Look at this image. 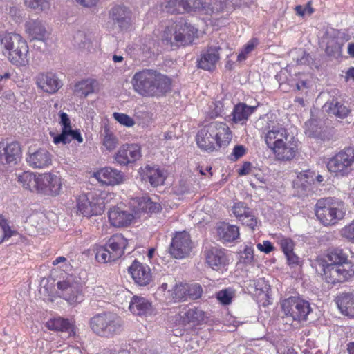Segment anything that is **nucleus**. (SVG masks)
<instances>
[{"label":"nucleus","instance_id":"obj_42","mask_svg":"<svg viewBox=\"0 0 354 354\" xmlns=\"http://www.w3.org/2000/svg\"><path fill=\"white\" fill-rule=\"evenodd\" d=\"M192 250V245H170L169 252L176 259H183L189 257Z\"/></svg>","mask_w":354,"mask_h":354},{"label":"nucleus","instance_id":"obj_9","mask_svg":"<svg viewBox=\"0 0 354 354\" xmlns=\"http://www.w3.org/2000/svg\"><path fill=\"white\" fill-rule=\"evenodd\" d=\"M322 270L325 279L333 284L343 283L354 277V263L347 262L340 264L323 263Z\"/></svg>","mask_w":354,"mask_h":354},{"label":"nucleus","instance_id":"obj_3","mask_svg":"<svg viewBox=\"0 0 354 354\" xmlns=\"http://www.w3.org/2000/svg\"><path fill=\"white\" fill-rule=\"evenodd\" d=\"M3 54L12 64L26 66L29 62L28 44L19 34L9 32L0 36Z\"/></svg>","mask_w":354,"mask_h":354},{"label":"nucleus","instance_id":"obj_52","mask_svg":"<svg viewBox=\"0 0 354 354\" xmlns=\"http://www.w3.org/2000/svg\"><path fill=\"white\" fill-rule=\"evenodd\" d=\"M1 230L2 232V236L0 239V243L8 241L12 236L19 235L17 230L12 229L10 226L9 222L1 227Z\"/></svg>","mask_w":354,"mask_h":354},{"label":"nucleus","instance_id":"obj_37","mask_svg":"<svg viewBox=\"0 0 354 354\" xmlns=\"http://www.w3.org/2000/svg\"><path fill=\"white\" fill-rule=\"evenodd\" d=\"M97 86V82L95 80H83L75 84L73 92L80 97H86L88 95L95 92V89Z\"/></svg>","mask_w":354,"mask_h":354},{"label":"nucleus","instance_id":"obj_19","mask_svg":"<svg viewBox=\"0 0 354 354\" xmlns=\"http://www.w3.org/2000/svg\"><path fill=\"white\" fill-rule=\"evenodd\" d=\"M221 50V47L217 45L209 46L207 50L203 52L197 59L198 68L209 71L214 70L220 59Z\"/></svg>","mask_w":354,"mask_h":354},{"label":"nucleus","instance_id":"obj_25","mask_svg":"<svg viewBox=\"0 0 354 354\" xmlns=\"http://www.w3.org/2000/svg\"><path fill=\"white\" fill-rule=\"evenodd\" d=\"M205 255L206 263L214 270H221L228 263L227 255L222 248L211 247L205 251Z\"/></svg>","mask_w":354,"mask_h":354},{"label":"nucleus","instance_id":"obj_11","mask_svg":"<svg viewBox=\"0 0 354 354\" xmlns=\"http://www.w3.org/2000/svg\"><path fill=\"white\" fill-rule=\"evenodd\" d=\"M77 213L84 216H92L101 214L104 208V202L102 198L93 192L83 194L78 196L76 203Z\"/></svg>","mask_w":354,"mask_h":354},{"label":"nucleus","instance_id":"obj_36","mask_svg":"<svg viewBox=\"0 0 354 354\" xmlns=\"http://www.w3.org/2000/svg\"><path fill=\"white\" fill-rule=\"evenodd\" d=\"M138 206L134 212L137 213V218L141 217V214L155 213L161 209L158 203L153 202L149 197H142L138 199Z\"/></svg>","mask_w":354,"mask_h":354},{"label":"nucleus","instance_id":"obj_2","mask_svg":"<svg viewBox=\"0 0 354 354\" xmlns=\"http://www.w3.org/2000/svg\"><path fill=\"white\" fill-rule=\"evenodd\" d=\"M232 131L224 122L213 121L205 125L197 133L196 140L198 147L208 153L226 147L232 140Z\"/></svg>","mask_w":354,"mask_h":354},{"label":"nucleus","instance_id":"obj_55","mask_svg":"<svg viewBox=\"0 0 354 354\" xmlns=\"http://www.w3.org/2000/svg\"><path fill=\"white\" fill-rule=\"evenodd\" d=\"M250 286L253 287L255 290L259 291L261 292H266L269 289V285L268 283L262 278H259L257 280H253L250 281Z\"/></svg>","mask_w":354,"mask_h":354},{"label":"nucleus","instance_id":"obj_14","mask_svg":"<svg viewBox=\"0 0 354 354\" xmlns=\"http://www.w3.org/2000/svg\"><path fill=\"white\" fill-rule=\"evenodd\" d=\"M109 18L113 24L120 31H128L132 25V12L122 4L113 6L109 11Z\"/></svg>","mask_w":354,"mask_h":354},{"label":"nucleus","instance_id":"obj_38","mask_svg":"<svg viewBox=\"0 0 354 354\" xmlns=\"http://www.w3.org/2000/svg\"><path fill=\"white\" fill-rule=\"evenodd\" d=\"M217 232L221 239L226 242L235 241L240 234L237 226L226 223L219 226L217 228Z\"/></svg>","mask_w":354,"mask_h":354},{"label":"nucleus","instance_id":"obj_64","mask_svg":"<svg viewBox=\"0 0 354 354\" xmlns=\"http://www.w3.org/2000/svg\"><path fill=\"white\" fill-rule=\"evenodd\" d=\"M252 167V164L250 162H245L242 167L239 169V175L245 176L250 173Z\"/></svg>","mask_w":354,"mask_h":354},{"label":"nucleus","instance_id":"obj_63","mask_svg":"<svg viewBox=\"0 0 354 354\" xmlns=\"http://www.w3.org/2000/svg\"><path fill=\"white\" fill-rule=\"evenodd\" d=\"M126 240L124 239L122 234H115L111 236L107 243H125Z\"/></svg>","mask_w":354,"mask_h":354},{"label":"nucleus","instance_id":"obj_47","mask_svg":"<svg viewBox=\"0 0 354 354\" xmlns=\"http://www.w3.org/2000/svg\"><path fill=\"white\" fill-rule=\"evenodd\" d=\"M283 251L286 257L287 261L290 266L299 265V257L294 252L293 245H281Z\"/></svg>","mask_w":354,"mask_h":354},{"label":"nucleus","instance_id":"obj_32","mask_svg":"<svg viewBox=\"0 0 354 354\" xmlns=\"http://www.w3.org/2000/svg\"><path fill=\"white\" fill-rule=\"evenodd\" d=\"M336 303L343 315L354 317V293L343 292L339 294L336 298Z\"/></svg>","mask_w":354,"mask_h":354},{"label":"nucleus","instance_id":"obj_56","mask_svg":"<svg viewBox=\"0 0 354 354\" xmlns=\"http://www.w3.org/2000/svg\"><path fill=\"white\" fill-rule=\"evenodd\" d=\"M246 152V149L243 145H236L234 146L232 153L229 156V160L231 161H236L243 157Z\"/></svg>","mask_w":354,"mask_h":354},{"label":"nucleus","instance_id":"obj_51","mask_svg":"<svg viewBox=\"0 0 354 354\" xmlns=\"http://www.w3.org/2000/svg\"><path fill=\"white\" fill-rule=\"evenodd\" d=\"M234 292L231 289L220 290L216 294L217 299L223 305H228L232 302Z\"/></svg>","mask_w":354,"mask_h":354},{"label":"nucleus","instance_id":"obj_28","mask_svg":"<svg viewBox=\"0 0 354 354\" xmlns=\"http://www.w3.org/2000/svg\"><path fill=\"white\" fill-rule=\"evenodd\" d=\"M140 174L142 181L149 182L154 187L162 185L166 178L164 172L156 165H147L140 169Z\"/></svg>","mask_w":354,"mask_h":354},{"label":"nucleus","instance_id":"obj_30","mask_svg":"<svg viewBox=\"0 0 354 354\" xmlns=\"http://www.w3.org/2000/svg\"><path fill=\"white\" fill-rule=\"evenodd\" d=\"M25 28L31 39L44 41L48 34L44 24L39 19H29L25 24Z\"/></svg>","mask_w":354,"mask_h":354},{"label":"nucleus","instance_id":"obj_12","mask_svg":"<svg viewBox=\"0 0 354 354\" xmlns=\"http://www.w3.org/2000/svg\"><path fill=\"white\" fill-rule=\"evenodd\" d=\"M161 8L170 14H182L205 8L201 0H165Z\"/></svg>","mask_w":354,"mask_h":354},{"label":"nucleus","instance_id":"obj_44","mask_svg":"<svg viewBox=\"0 0 354 354\" xmlns=\"http://www.w3.org/2000/svg\"><path fill=\"white\" fill-rule=\"evenodd\" d=\"M169 292L176 301H185L187 299V284L176 283Z\"/></svg>","mask_w":354,"mask_h":354},{"label":"nucleus","instance_id":"obj_58","mask_svg":"<svg viewBox=\"0 0 354 354\" xmlns=\"http://www.w3.org/2000/svg\"><path fill=\"white\" fill-rule=\"evenodd\" d=\"M341 234L348 241L354 242V221L342 230Z\"/></svg>","mask_w":354,"mask_h":354},{"label":"nucleus","instance_id":"obj_48","mask_svg":"<svg viewBox=\"0 0 354 354\" xmlns=\"http://www.w3.org/2000/svg\"><path fill=\"white\" fill-rule=\"evenodd\" d=\"M258 43V39L256 38H253L250 40L242 49L241 53H239L237 57L238 61L241 62L245 60L247 58L248 55L254 50Z\"/></svg>","mask_w":354,"mask_h":354},{"label":"nucleus","instance_id":"obj_45","mask_svg":"<svg viewBox=\"0 0 354 354\" xmlns=\"http://www.w3.org/2000/svg\"><path fill=\"white\" fill-rule=\"evenodd\" d=\"M103 145L108 151L113 150L118 145L117 138L110 131L108 127L104 129Z\"/></svg>","mask_w":354,"mask_h":354},{"label":"nucleus","instance_id":"obj_7","mask_svg":"<svg viewBox=\"0 0 354 354\" xmlns=\"http://www.w3.org/2000/svg\"><path fill=\"white\" fill-rule=\"evenodd\" d=\"M262 124L261 130L264 134L265 142L271 150L282 145L290 135L281 124L273 118V115H266L259 122Z\"/></svg>","mask_w":354,"mask_h":354},{"label":"nucleus","instance_id":"obj_16","mask_svg":"<svg viewBox=\"0 0 354 354\" xmlns=\"http://www.w3.org/2000/svg\"><path fill=\"white\" fill-rule=\"evenodd\" d=\"M141 156L140 147L136 144L121 146L114 156L115 162L122 166L133 163Z\"/></svg>","mask_w":354,"mask_h":354},{"label":"nucleus","instance_id":"obj_35","mask_svg":"<svg viewBox=\"0 0 354 354\" xmlns=\"http://www.w3.org/2000/svg\"><path fill=\"white\" fill-rule=\"evenodd\" d=\"M255 109V106H248L244 103L238 104L234 106L232 113L233 122L241 124H245Z\"/></svg>","mask_w":354,"mask_h":354},{"label":"nucleus","instance_id":"obj_17","mask_svg":"<svg viewBox=\"0 0 354 354\" xmlns=\"http://www.w3.org/2000/svg\"><path fill=\"white\" fill-rule=\"evenodd\" d=\"M39 182L41 193L56 196L62 190V180L58 175L51 173L41 174Z\"/></svg>","mask_w":354,"mask_h":354},{"label":"nucleus","instance_id":"obj_21","mask_svg":"<svg viewBox=\"0 0 354 354\" xmlns=\"http://www.w3.org/2000/svg\"><path fill=\"white\" fill-rule=\"evenodd\" d=\"M233 214L243 224L254 230L258 221L252 209L248 207L243 202L234 203L232 207Z\"/></svg>","mask_w":354,"mask_h":354},{"label":"nucleus","instance_id":"obj_62","mask_svg":"<svg viewBox=\"0 0 354 354\" xmlns=\"http://www.w3.org/2000/svg\"><path fill=\"white\" fill-rule=\"evenodd\" d=\"M243 254L245 256H241V258L244 259L245 263L250 262L253 259V249L250 246H246Z\"/></svg>","mask_w":354,"mask_h":354},{"label":"nucleus","instance_id":"obj_61","mask_svg":"<svg viewBox=\"0 0 354 354\" xmlns=\"http://www.w3.org/2000/svg\"><path fill=\"white\" fill-rule=\"evenodd\" d=\"M68 138L72 140H77L79 143H82L83 142V138L81 136V133L78 129L73 130L71 128L67 130Z\"/></svg>","mask_w":354,"mask_h":354},{"label":"nucleus","instance_id":"obj_53","mask_svg":"<svg viewBox=\"0 0 354 354\" xmlns=\"http://www.w3.org/2000/svg\"><path fill=\"white\" fill-rule=\"evenodd\" d=\"M190 234L187 231L176 232L171 243H191Z\"/></svg>","mask_w":354,"mask_h":354},{"label":"nucleus","instance_id":"obj_57","mask_svg":"<svg viewBox=\"0 0 354 354\" xmlns=\"http://www.w3.org/2000/svg\"><path fill=\"white\" fill-rule=\"evenodd\" d=\"M50 135L53 138V142L56 145L64 144L66 145L71 141V138H68L66 130H62V133L59 134H55L50 133Z\"/></svg>","mask_w":354,"mask_h":354},{"label":"nucleus","instance_id":"obj_1","mask_svg":"<svg viewBox=\"0 0 354 354\" xmlns=\"http://www.w3.org/2000/svg\"><path fill=\"white\" fill-rule=\"evenodd\" d=\"M131 83L135 91L145 97H162L171 91V80L169 77L149 69L136 72Z\"/></svg>","mask_w":354,"mask_h":354},{"label":"nucleus","instance_id":"obj_6","mask_svg":"<svg viewBox=\"0 0 354 354\" xmlns=\"http://www.w3.org/2000/svg\"><path fill=\"white\" fill-rule=\"evenodd\" d=\"M89 324L93 333L101 337H113L122 329V319L112 313L95 315L90 319Z\"/></svg>","mask_w":354,"mask_h":354},{"label":"nucleus","instance_id":"obj_34","mask_svg":"<svg viewBox=\"0 0 354 354\" xmlns=\"http://www.w3.org/2000/svg\"><path fill=\"white\" fill-rule=\"evenodd\" d=\"M18 180L25 189L39 192L40 174L37 176L32 172L25 171L18 176Z\"/></svg>","mask_w":354,"mask_h":354},{"label":"nucleus","instance_id":"obj_8","mask_svg":"<svg viewBox=\"0 0 354 354\" xmlns=\"http://www.w3.org/2000/svg\"><path fill=\"white\" fill-rule=\"evenodd\" d=\"M353 164L354 148L349 147L329 158L326 167L330 173H334L335 176H345L351 171V166Z\"/></svg>","mask_w":354,"mask_h":354},{"label":"nucleus","instance_id":"obj_41","mask_svg":"<svg viewBox=\"0 0 354 354\" xmlns=\"http://www.w3.org/2000/svg\"><path fill=\"white\" fill-rule=\"evenodd\" d=\"M326 262L328 263L340 264L350 261L348 260L347 254L344 253L342 249L335 248L328 251L326 255V259L321 260L320 264L322 266V264L326 263Z\"/></svg>","mask_w":354,"mask_h":354},{"label":"nucleus","instance_id":"obj_49","mask_svg":"<svg viewBox=\"0 0 354 354\" xmlns=\"http://www.w3.org/2000/svg\"><path fill=\"white\" fill-rule=\"evenodd\" d=\"M74 41L79 48H85L88 47L91 38L84 31H78L74 35Z\"/></svg>","mask_w":354,"mask_h":354},{"label":"nucleus","instance_id":"obj_13","mask_svg":"<svg viewBox=\"0 0 354 354\" xmlns=\"http://www.w3.org/2000/svg\"><path fill=\"white\" fill-rule=\"evenodd\" d=\"M59 297L71 304L78 302L81 292V285L77 277L73 275L66 277L57 283Z\"/></svg>","mask_w":354,"mask_h":354},{"label":"nucleus","instance_id":"obj_10","mask_svg":"<svg viewBox=\"0 0 354 354\" xmlns=\"http://www.w3.org/2000/svg\"><path fill=\"white\" fill-rule=\"evenodd\" d=\"M282 309L286 317L295 321H306L312 308L308 301L299 297H290L283 301Z\"/></svg>","mask_w":354,"mask_h":354},{"label":"nucleus","instance_id":"obj_54","mask_svg":"<svg viewBox=\"0 0 354 354\" xmlns=\"http://www.w3.org/2000/svg\"><path fill=\"white\" fill-rule=\"evenodd\" d=\"M113 118L120 124L128 127H132L135 123L134 120L130 116L124 113H114Z\"/></svg>","mask_w":354,"mask_h":354},{"label":"nucleus","instance_id":"obj_15","mask_svg":"<svg viewBox=\"0 0 354 354\" xmlns=\"http://www.w3.org/2000/svg\"><path fill=\"white\" fill-rule=\"evenodd\" d=\"M52 154L46 149L28 151L26 158L28 165L33 169H44L52 165Z\"/></svg>","mask_w":354,"mask_h":354},{"label":"nucleus","instance_id":"obj_39","mask_svg":"<svg viewBox=\"0 0 354 354\" xmlns=\"http://www.w3.org/2000/svg\"><path fill=\"white\" fill-rule=\"evenodd\" d=\"M205 317L204 311L197 308L188 309L181 317L182 322L185 325L187 324H201L205 320Z\"/></svg>","mask_w":354,"mask_h":354},{"label":"nucleus","instance_id":"obj_22","mask_svg":"<svg viewBox=\"0 0 354 354\" xmlns=\"http://www.w3.org/2000/svg\"><path fill=\"white\" fill-rule=\"evenodd\" d=\"M21 155V150L19 142H0V162L2 164L15 165L20 159Z\"/></svg>","mask_w":354,"mask_h":354},{"label":"nucleus","instance_id":"obj_29","mask_svg":"<svg viewBox=\"0 0 354 354\" xmlns=\"http://www.w3.org/2000/svg\"><path fill=\"white\" fill-rule=\"evenodd\" d=\"M130 311L138 316L151 315L153 309L151 303L145 297L133 296L129 304Z\"/></svg>","mask_w":354,"mask_h":354},{"label":"nucleus","instance_id":"obj_27","mask_svg":"<svg viewBox=\"0 0 354 354\" xmlns=\"http://www.w3.org/2000/svg\"><path fill=\"white\" fill-rule=\"evenodd\" d=\"M109 220L111 225L117 227H127L135 218L137 213H131L129 211L122 210L120 207H114L109 212Z\"/></svg>","mask_w":354,"mask_h":354},{"label":"nucleus","instance_id":"obj_18","mask_svg":"<svg viewBox=\"0 0 354 354\" xmlns=\"http://www.w3.org/2000/svg\"><path fill=\"white\" fill-rule=\"evenodd\" d=\"M134 282L140 286H146L152 281V274L150 268L137 261H134L129 268Z\"/></svg>","mask_w":354,"mask_h":354},{"label":"nucleus","instance_id":"obj_43","mask_svg":"<svg viewBox=\"0 0 354 354\" xmlns=\"http://www.w3.org/2000/svg\"><path fill=\"white\" fill-rule=\"evenodd\" d=\"M24 5L37 12H46L50 8L49 0H24Z\"/></svg>","mask_w":354,"mask_h":354},{"label":"nucleus","instance_id":"obj_31","mask_svg":"<svg viewBox=\"0 0 354 354\" xmlns=\"http://www.w3.org/2000/svg\"><path fill=\"white\" fill-rule=\"evenodd\" d=\"M96 178L102 183L114 185L120 183L123 179L122 173L111 167H105L95 174Z\"/></svg>","mask_w":354,"mask_h":354},{"label":"nucleus","instance_id":"obj_50","mask_svg":"<svg viewBox=\"0 0 354 354\" xmlns=\"http://www.w3.org/2000/svg\"><path fill=\"white\" fill-rule=\"evenodd\" d=\"M187 297L192 299H199L203 292V288L198 283L187 284Z\"/></svg>","mask_w":354,"mask_h":354},{"label":"nucleus","instance_id":"obj_4","mask_svg":"<svg viewBox=\"0 0 354 354\" xmlns=\"http://www.w3.org/2000/svg\"><path fill=\"white\" fill-rule=\"evenodd\" d=\"M197 33L198 29L194 25L180 17L165 28L162 39L171 46H183L190 44Z\"/></svg>","mask_w":354,"mask_h":354},{"label":"nucleus","instance_id":"obj_60","mask_svg":"<svg viewBox=\"0 0 354 354\" xmlns=\"http://www.w3.org/2000/svg\"><path fill=\"white\" fill-rule=\"evenodd\" d=\"M59 124L62 127V129L68 130L71 128V120L66 113L60 112L59 114Z\"/></svg>","mask_w":354,"mask_h":354},{"label":"nucleus","instance_id":"obj_23","mask_svg":"<svg viewBox=\"0 0 354 354\" xmlns=\"http://www.w3.org/2000/svg\"><path fill=\"white\" fill-rule=\"evenodd\" d=\"M315 172L311 170L302 171L298 174L293 182V187L299 196L308 195L315 183Z\"/></svg>","mask_w":354,"mask_h":354},{"label":"nucleus","instance_id":"obj_46","mask_svg":"<svg viewBox=\"0 0 354 354\" xmlns=\"http://www.w3.org/2000/svg\"><path fill=\"white\" fill-rule=\"evenodd\" d=\"M342 46L337 39H332L328 41L326 47V53L328 56L338 57L342 53Z\"/></svg>","mask_w":354,"mask_h":354},{"label":"nucleus","instance_id":"obj_33","mask_svg":"<svg viewBox=\"0 0 354 354\" xmlns=\"http://www.w3.org/2000/svg\"><path fill=\"white\" fill-rule=\"evenodd\" d=\"M323 110L339 118H345L351 113V109L337 99L326 102L323 106Z\"/></svg>","mask_w":354,"mask_h":354},{"label":"nucleus","instance_id":"obj_40","mask_svg":"<svg viewBox=\"0 0 354 354\" xmlns=\"http://www.w3.org/2000/svg\"><path fill=\"white\" fill-rule=\"evenodd\" d=\"M46 326L49 330L67 332L69 334L73 332V326L67 319L57 317L51 319L46 322Z\"/></svg>","mask_w":354,"mask_h":354},{"label":"nucleus","instance_id":"obj_26","mask_svg":"<svg viewBox=\"0 0 354 354\" xmlns=\"http://www.w3.org/2000/svg\"><path fill=\"white\" fill-rule=\"evenodd\" d=\"M37 86L48 93H55L62 86L61 81L53 73H40L36 77Z\"/></svg>","mask_w":354,"mask_h":354},{"label":"nucleus","instance_id":"obj_24","mask_svg":"<svg viewBox=\"0 0 354 354\" xmlns=\"http://www.w3.org/2000/svg\"><path fill=\"white\" fill-rule=\"evenodd\" d=\"M121 245H104L97 249L96 260L101 263H106L118 259L124 254V248Z\"/></svg>","mask_w":354,"mask_h":354},{"label":"nucleus","instance_id":"obj_59","mask_svg":"<svg viewBox=\"0 0 354 354\" xmlns=\"http://www.w3.org/2000/svg\"><path fill=\"white\" fill-rule=\"evenodd\" d=\"M295 11L297 15L303 17L306 14H308L309 15H311L313 12L314 10L311 7L310 2H308L304 6L301 5L297 6L295 7Z\"/></svg>","mask_w":354,"mask_h":354},{"label":"nucleus","instance_id":"obj_20","mask_svg":"<svg viewBox=\"0 0 354 354\" xmlns=\"http://www.w3.org/2000/svg\"><path fill=\"white\" fill-rule=\"evenodd\" d=\"M297 139L291 136L288 140L283 141L282 145H279L272 151L277 160L288 161L293 159L297 153Z\"/></svg>","mask_w":354,"mask_h":354},{"label":"nucleus","instance_id":"obj_5","mask_svg":"<svg viewBox=\"0 0 354 354\" xmlns=\"http://www.w3.org/2000/svg\"><path fill=\"white\" fill-rule=\"evenodd\" d=\"M345 214L343 202L334 198L319 199L315 205V214L324 225H334Z\"/></svg>","mask_w":354,"mask_h":354}]
</instances>
